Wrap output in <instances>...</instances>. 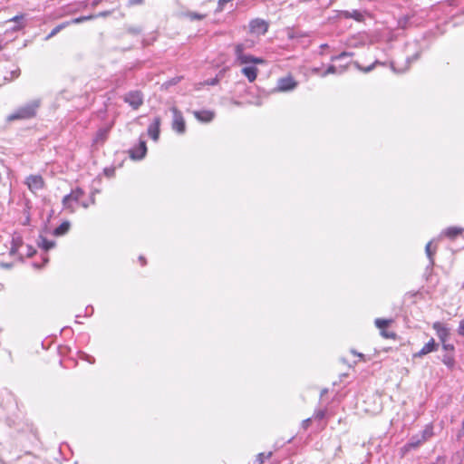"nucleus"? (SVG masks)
I'll return each mask as SVG.
<instances>
[{"instance_id": "c756f323", "label": "nucleus", "mask_w": 464, "mask_h": 464, "mask_svg": "<svg viewBox=\"0 0 464 464\" xmlns=\"http://www.w3.org/2000/svg\"><path fill=\"white\" fill-rule=\"evenodd\" d=\"M352 55H353L352 53L343 52V53H341L340 54H338L336 56H333L331 60L332 61L341 60V59L345 58V57H351Z\"/></svg>"}, {"instance_id": "49530a36", "label": "nucleus", "mask_w": 464, "mask_h": 464, "mask_svg": "<svg viewBox=\"0 0 464 464\" xmlns=\"http://www.w3.org/2000/svg\"><path fill=\"white\" fill-rule=\"evenodd\" d=\"M227 2L225 1H222V2H218L219 4V9H222L223 8V5L226 4Z\"/></svg>"}, {"instance_id": "cd10ccee", "label": "nucleus", "mask_w": 464, "mask_h": 464, "mask_svg": "<svg viewBox=\"0 0 464 464\" xmlns=\"http://www.w3.org/2000/svg\"><path fill=\"white\" fill-rule=\"evenodd\" d=\"M41 246L44 250H49V249H51V248H53L54 246V242L53 241H49L48 239L42 237Z\"/></svg>"}, {"instance_id": "dca6fc26", "label": "nucleus", "mask_w": 464, "mask_h": 464, "mask_svg": "<svg viewBox=\"0 0 464 464\" xmlns=\"http://www.w3.org/2000/svg\"><path fill=\"white\" fill-rule=\"evenodd\" d=\"M257 71V68L255 66H246L242 69V73L250 82H253L256 79Z\"/></svg>"}, {"instance_id": "a878e982", "label": "nucleus", "mask_w": 464, "mask_h": 464, "mask_svg": "<svg viewBox=\"0 0 464 464\" xmlns=\"http://www.w3.org/2000/svg\"><path fill=\"white\" fill-rule=\"evenodd\" d=\"M271 456H272L271 451H269L268 453H264V452L259 453V454H257V456L256 458L255 463L263 464L265 462V459L271 458Z\"/></svg>"}, {"instance_id": "9b49d317", "label": "nucleus", "mask_w": 464, "mask_h": 464, "mask_svg": "<svg viewBox=\"0 0 464 464\" xmlns=\"http://www.w3.org/2000/svg\"><path fill=\"white\" fill-rule=\"evenodd\" d=\"M439 348V343L435 342L433 338H431L418 353L413 354V357H422L430 353L437 351Z\"/></svg>"}, {"instance_id": "864d4df0", "label": "nucleus", "mask_w": 464, "mask_h": 464, "mask_svg": "<svg viewBox=\"0 0 464 464\" xmlns=\"http://www.w3.org/2000/svg\"><path fill=\"white\" fill-rule=\"evenodd\" d=\"M105 173L108 175V174H110V171L105 169Z\"/></svg>"}, {"instance_id": "bb28decb", "label": "nucleus", "mask_w": 464, "mask_h": 464, "mask_svg": "<svg viewBox=\"0 0 464 464\" xmlns=\"http://www.w3.org/2000/svg\"><path fill=\"white\" fill-rule=\"evenodd\" d=\"M186 15L188 18H190V20H202L207 16L206 14L196 13V12H187Z\"/></svg>"}, {"instance_id": "603ef678", "label": "nucleus", "mask_w": 464, "mask_h": 464, "mask_svg": "<svg viewBox=\"0 0 464 464\" xmlns=\"http://www.w3.org/2000/svg\"><path fill=\"white\" fill-rule=\"evenodd\" d=\"M392 70L396 72L395 67L393 66V63H392Z\"/></svg>"}, {"instance_id": "09e8293b", "label": "nucleus", "mask_w": 464, "mask_h": 464, "mask_svg": "<svg viewBox=\"0 0 464 464\" xmlns=\"http://www.w3.org/2000/svg\"><path fill=\"white\" fill-rule=\"evenodd\" d=\"M326 392H327V389H324V390L321 392V397H323Z\"/></svg>"}, {"instance_id": "79ce46f5", "label": "nucleus", "mask_w": 464, "mask_h": 464, "mask_svg": "<svg viewBox=\"0 0 464 464\" xmlns=\"http://www.w3.org/2000/svg\"><path fill=\"white\" fill-rule=\"evenodd\" d=\"M457 436L459 439L464 437V420H462L461 430L459 431Z\"/></svg>"}, {"instance_id": "3c124183", "label": "nucleus", "mask_w": 464, "mask_h": 464, "mask_svg": "<svg viewBox=\"0 0 464 464\" xmlns=\"http://www.w3.org/2000/svg\"><path fill=\"white\" fill-rule=\"evenodd\" d=\"M4 48L2 43L0 42V51Z\"/></svg>"}, {"instance_id": "e433bc0d", "label": "nucleus", "mask_w": 464, "mask_h": 464, "mask_svg": "<svg viewBox=\"0 0 464 464\" xmlns=\"http://www.w3.org/2000/svg\"><path fill=\"white\" fill-rule=\"evenodd\" d=\"M442 347L445 351H454V345L450 343H442Z\"/></svg>"}, {"instance_id": "8fccbe9b", "label": "nucleus", "mask_w": 464, "mask_h": 464, "mask_svg": "<svg viewBox=\"0 0 464 464\" xmlns=\"http://www.w3.org/2000/svg\"><path fill=\"white\" fill-rule=\"evenodd\" d=\"M88 361H89L90 363H93L94 362V359L93 358H92V360L88 359Z\"/></svg>"}, {"instance_id": "5701e85b", "label": "nucleus", "mask_w": 464, "mask_h": 464, "mask_svg": "<svg viewBox=\"0 0 464 464\" xmlns=\"http://www.w3.org/2000/svg\"><path fill=\"white\" fill-rule=\"evenodd\" d=\"M462 232V229L456 227H451L446 229L444 234L450 238H455Z\"/></svg>"}, {"instance_id": "473e14b6", "label": "nucleus", "mask_w": 464, "mask_h": 464, "mask_svg": "<svg viewBox=\"0 0 464 464\" xmlns=\"http://www.w3.org/2000/svg\"><path fill=\"white\" fill-rule=\"evenodd\" d=\"M336 71H337V69H336V67L334 65H330L327 68V70L324 73H322V76L324 77V76H326L328 74H334V73L336 72Z\"/></svg>"}, {"instance_id": "a19ab883", "label": "nucleus", "mask_w": 464, "mask_h": 464, "mask_svg": "<svg viewBox=\"0 0 464 464\" xmlns=\"http://www.w3.org/2000/svg\"><path fill=\"white\" fill-rule=\"evenodd\" d=\"M12 77L8 79V81H11L13 78H15L19 75V70L17 71H12L11 72ZM5 80H7V77H5Z\"/></svg>"}, {"instance_id": "aec40b11", "label": "nucleus", "mask_w": 464, "mask_h": 464, "mask_svg": "<svg viewBox=\"0 0 464 464\" xmlns=\"http://www.w3.org/2000/svg\"><path fill=\"white\" fill-rule=\"evenodd\" d=\"M21 246H23L22 239L20 237H13L12 246L10 249V255L11 256L15 255Z\"/></svg>"}, {"instance_id": "f8f14e48", "label": "nucleus", "mask_w": 464, "mask_h": 464, "mask_svg": "<svg viewBox=\"0 0 464 464\" xmlns=\"http://www.w3.org/2000/svg\"><path fill=\"white\" fill-rule=\"evenodd\" d=\"M147 152V146L144 140H140L138 146L134 147L130 150V158L134 160H141L144 158Z\"/></svg>"}, {"instance_id": "20e7f679", "label": "nucleus", "mask_w": 464, "mask_h": 464, "mask_svg": "<svg viewBox=\"0 0 464 464\" xmlns=\"http://www.w3.org/2000/svg\"><path fill=\"white\" fill-rule=\"evenodd\" d=\"M173 114L172 120V129L179 134H183L186 131V123L183 118V115L180 111H179L176 107H172L170 109Z\"/></svg>"}, {"instance_id": "a211bd4d", "label": "nucleus", "mask_w": 464, "mask_h": 464, "mask_svg": "<svg viewBox=\"0 0 464 464\" xmlns=\"http://www.w3.org/2000/svg\"><path fill=\"white\" fill-rule=\"evenodd\" d=\"M70 222L69 221H63L59 227H57L54 231L53 235L56 237L63 236L65 235L69 229H70Z\"/></svg>"}, {"instance_id": "7c9ffc66", "label": "nucleus", "mask_w": 464, "mask_h": 464, "mask_svg": "<svg viewBox=\"0 0 464 464\" xmlns=\"http://www.w3.org/2000/svg\"><path fill=\"white\" fill-rule=\"evenodd\" d=\"M378 62H375L373 63L372 64H371L370 66L368 67H362L358 63H356V66L359 70L364 72H371L374 67H375V64L377 63Z\"/></svg>"}, {"instance_id": "1a4fd4ad", "label": "nucleus", "mask_w": 464, "mask_h": 464, "mask_svg": "<svg viewBox=\"0 0 464 464\" xmlns=\"http://www.w3.org/2000/svg\"><path fill=\"white\" fill-rule=\"evenodd\" d=\"M26 184L30 190L36 191L44 188V179L39 175H31L26 179Z\"/></svg>"}, {"instance_id": "c03bdc74", "label": "nucleus", "mask_w": 464, "mask_h": 464, "mask_svg": "<svg viewBox=\"0 0 464 464\" xmlns=\"http://www.w3.org/2000/svg\"><path fill=\"white\" fill-rule=\"evenodd\" d=\"M0 266L5 268H10L12 267V264L9 263H1Z\"/></svg>"}, {"instance_id": "37998d69", "label": "nucleus", "mask_w": 464, "mask_h": 464, "mask_svg": "<svg viewBox=\"0 0 464 464\" xmlns=\"http://www.w3.org/2000/svg\"><path fill=\"white\" fill-rule=\"evenodd\" d=\"M419 55H420L419 53H416L412 57L407 58V63H410L412 61H416L419 58Z\"/></svg>"}, {"instance_id": "412c9836", "label": "nucleus", "mask_w": 464, "mask_h": 464, "mask_svg": "<svg viewBox=\"0 0 464 464\" xmlns=\"http://www.w3.org/2000/svg\"><path fill=\"white\" fill-rule=\"evenodd\" d=\"M392 323V319L377 318L374 322L377 328L381 331L385 330Z\"/></svg>"}, {"instance_id": "de8ad7c7", "label": "nucleus", "mask_w": 464, "mask_h": 464, "mask_svg": "<svg viewBox=\"0 0 464 464\" xmlns=\"http://www.w3.org/2000/svg\"><path fill=\"white\" fill-rule=\"evenodd\" d=\"M217 82H218V79H213V80L209 82V84L214 85V84H216Z\"/></svg>"}, {"instance_id": "b1692460", "label": "nucleus", "mask_w": 464, "mask_h": 464, "mask_svg": "<svg viewBox=\"0 0 464 464\" xmlns=\"http://www.w3.org/2000/svg\"><path fill=\"white\" fill-rule=\"evenodd\" d=\"M419 435L424 442L427 441L433 435L432 426H426L425 429Z\"/></svg>"}, {"instance_id": "ea45409f", "label": "nucleus", "mask_w": 464, "mask_h": 464, "mask_svg": "<svg viewBox=\"0 0 464 464\" xmlns=\"http://www.w3.org/2000/svg\"><path fill=\"white\" fill-rule=\"evenodd\" d=\"M452 361L453 359L451 357H448V356H445L444 359L442 360V362L446 364V365H450L452 363Z\"/></svg>"}, {"instance_id": "2f4dec72", "label": "nucleus", "mask_w": 464, "mask_h": 464, "mask_svg": "<svg viewBox=\"0 0 464 464\" xmlns=\"http://www.w3.org/2000/svg\"><path fill=\"white\" fill-rule=\"evenodd\" d=\"M381 334L384 338H388V339H394L396 337V334L395 333L389 332V331H386V330L381 331Z\"/></svg>"}, {"instance_id": "ddd939ff", "label": "nucleus", "mask_w": 464, "mask_h": 464, "mask_svg": "<svg viewBox=\"0 0 464 464\" xmlns=\"http://www.w3.org/2000/svg\"><path fill=\"white\" fill-rule=\"evenodd\" d=\"M193 114L198 121L204 122V123H208V122L212 121L215 117L214 111H207V110L195 111H193Z\"/></svg>"}, {"instance_id": "f03ea898", "label": "nucleus", "mask_w": 464, "mask_h": 464, "mask_svg": "<svg viewBox=\"0 0 464 464\" xmlns=\"http://www.w3.org/2000/svg\"><path fill=\"white\" fill-rule=\"evenodd\" d=\"M111 12L107 11V12H101L97 14H88V15H82V16H80V17H77V18H74V19H72L70 21H66V22H63L60 24H58L57 26H55L52 31L51 33L46 36V40H49L51 39L52 37H53L54 35H56L60 31H62L63 29H64L65 27H67L68 25L70 24H80V23H82L84 21H87V20H91L94 17H99V16H107Z\"/></svg>"}, {"instance_id": "c85d7f7f", "label": "nucleus", "mask_w": 464, "mask_h": 464, "mask_svg": "<svg viewBox=\"0 0 464 464\" xmlns=\"http://www.w3.org/2000/svg\"><path fill=\"white\" fill-rule=\"evenodd\" d=\"M264 61L262 58L255 57L252 55H249L247 60H245V63H263Z\"/></svg>"}, {"instance_id": "4be33fe9", "label": "nucleus", "mask_w": 464, "mask_h": 464, "mask_svg": "<svg viewBox=\"0 0 464 464\" xmlns=\"http://www.w3.org/2000/svg\"><path fill=\"white\" fill-rule=\"evenodd\" d=\"M24 18H25L24 14H20V15H15L12 19H10V22H14L16 24V25H14L12 29L19 30L20 28H22L24 25Z\"/></svg>"}, {"instance_id": "c9c22d12", "label": "nucleus", "mask_w": 464, "mask_h": 464, "mask_svg": "<svg viewBox=\"0 0 464 464\" xmlns=\"http://www.w3.org/2000/svg\"><path fill=\"white\" fill-rule=\"evenodd\" d=\"M457 332L459 335L464 336V319L459 322V325Z\"/></svg>"}, {"instance_id": "a18cd8bd", "label": "nucleus", "mask_w": 464, "mask_h": 464, "mask_svg": "<svg viewBox=\"0 0 464 464\" xmlns=\"http://www.w3.org/2000/svg\"><path fill=\"white\" fill-rule=\"evenodd\" d=\"M140 260L142 266H144L146 264L145 258L142 256H140Z\"/></svg>"}, {"instance_id": "f3484780", "label": "nucleus", "mask_w": 464, "mask_h": 464, "mask_svg": "<svg viewBox=\"0 0 464 464\" xmlns=\"http://www.w3.org/2000/svg\"><path fill=\"white\" fill-rule=\"evenodd\" d=\"M245 47L242 44H238L235 47V53L237 56V59L241 63H245V60H247L249 54L244 53Z\"/></svg>"}, {"instance_id": "39448f33", "label": "nucleus", "mask_w": 464, "mask_h": 464, "mask_svg": "<svg viewBox=\"0 0 464 464\" xmlns=\"http://www.w3.org/2000/svg\"><path fill=\"white\" fill-rule=\"evenodd\" d=\"M83 194H84L83 190L80 188H77L72 190V192L70 194L64 196L63 198V208L66 209H71V211H73L71 202L72 201L78 202L80 200V198L83 196Z\"/></svg>"}, {"instance_id": "2eb2a0df", "label": "nucleus", "mask_w": 464, "mask_h": 464, "mask_svg": "<svg viewBox=\"0 0 464 464\" xmlns=\"http://www.w3.org/2000/svg\"><path fill=\"white\" fill-rule=\"evenodd\" d=\"M424 441L421 440L419 434L412 436L409 441L404 445L403 449L406 451L414 450L422 445Z\"/></svg>"}, {"instance_id": "393cba45", "label": "nucleus", "mask_w": 464, "mask_h": 464, "mask_svg": "<svg viewBox=\"0 0 464 464\" xmlns=\"http://www.w3.org/2000/svg\"><path fill=\"white\" fill-rule=\"evenodd\" d=\"M425 252H426V255L430 260V265L429 266H433L434 265V259H433V255L435 253V250H431V242H429L426 246H425Z\"/></svg>"}, {"instance_id": "6ab92c4d", "label": "nucleus", "mask_w": 464, "mask_h": 464, "mask_svg": "<svg viewBox=\"0 0 464 464\" xmlns=\"http://www.w3.org/2000/svg\"><path fill=\"white\" fill-rule=\"evenodd\" d=\"M109 129H101L98 130L93 141L95 143H103L108 137Z\"/></svg>"}, {"instance_id": "7ed1b4c3", "label": "nucleus", "mask_w": 464, "mask_h": 464, "mask_svg": "<svg viewBox=\"0 0 464 464\" xmlns=\"http://www.w3.org/2000/svg\"><path fill=\"white\" fill-rule=\"evenodd\" d=\"M123 101L133 110H138L143 104V94L140 91H130L123 96Z\"/></svg>"}, {"instance_id": "6e6552de", "label": "nucleus", "mask_w": 464, "mask_h": 464, "mask_svg": "<svg viewBox=\"0 0 464 464\" xmlns=\"http://www.w3.org/2000/svg\"><path fill=\"white\" fill-rule=\"evenodd\" d=\"M160 124H161L160 117L156 116V117H154L153 121L150 124V126L148 128L149 136L155 141H157L160 138Z\"/></svg>"}, {"instance_id": "f257e3e1", "label": "nucleus", "mask_w": 464, "mask_h": 464, "mask_svg": "<svg viewBox=\"0 0 464 464\" xmlns=\"http://www.w3.org/2000/svg\"><path fill=\"white\" fill-rule=\"evenodd\" d=\"M40 100H33L16 109L7 117V120L9 121H13L16 120H27L34 118L36 115L37 109L40 107Z\"/></svg>"}, {"instance_id": "4468645a", "label": "nucleus", "mask_w": 464, "mask_h": 464, "mask_svg": "<svg viewBox=\"0 0 464 464\" xmlns=\"http://www.w3.org/2000/svg\"><path fill=\"white\" fill-rule=\"evenodd\" d=\"M339 16L344 17V18H353L357 22H362L363 20L364 14L362 12H361L359 10H353V11L344 10V11L339 12Z\"/></svg>"}, {"instance_id": "0eeeda50", "label": "nucleus", "mask_w": 464, "mask_h": 464, "mask_svg": "<svg viewBox=\"0 0 464 464\" xmlns=\"http://www.w3.org/2000/svg\"><path fill=\"white\" fill-rule=\"evenodd\" d=\"M250 32L256 34H265L268 29V24L263 19H253L249 23Z\"/></svg>"}, {"instance_id": "4c0bfd02", "label": "nucleus", "mask_w": 464, "mask_h": 464, "mask_svg": "<svg viewBox=\"0 0 464 464\" xmlns=\"http://www.w3.org/2000/svg\"><path fill=\"white\" fill-rule=\"evenodd\" d=\"M311 421H312V419H311V418H308V419H306V420H303V422H302V426H303V428H304V429H307V428H308V426L310 425Z\"/></svg>"}, {"instance_id": "72a5a7b5", "label": "nucleus", "mask_w": 464, "mask_h": 464, "mask_svg": "<svg viewBox=\"0 0 464 464\" xmlns=\"http://www.w3.org/2000/svg\"><path fill=\"white\" fill-rule=\"evenodd\" d=\"M25 247H26L25 256L27 257H31L35 254L36 250L34 247H32L31 246L27 245V246H25Z\"/></svg>"}, {"instance_id": "f704fd0d", "label": "nucleus", "mask_w": 464, "mask_h": 464, "mask_svg": "<svg viewBox=\"0 0 464 464\" xmlns=\"http://www.w3.org/2000/svg\"><path fill=\"white\" fill-rule=\"evenodd\" d=\"M324 416H325V411H324V410H319V411H317L314 413V418L315 420H322V419H324Z\"/></svg>"}, {"instance_id": "423d86ee", "label": "nucleus", "mask_w": 464, "mask_h": 464, "mask_svg": "<svg viewBox=\"0 0 464 464\" xmlns=\"http://www.w3.org/2000/svg\"><path fill=\"white\" fill-rule=\"evenodd\" d=\"M297 82L292 76L280 78L277 82L276 90L278 92H290L295 89Z\"/></svg>"}, {"instance_id": "9d476101", "label": "nucleus", "mask_w": 464, "mask_h": 464, "mask_svg": "<svg viewBox=\"0 0 464 464\" xmlns=\"http://www.w3.org/2000/svg\"><path fill=\"white\" fill-rule=\"evenodd\" d=\"M432 328L436 331L437 336L441 343H445L450 335V329L442 323L435 322Z\"/></svg>"}, {"instance_id": "58836bf2", "label": "nucleus", "mask_w": 464, "mask_h": 464, "mask_svg": "<svg viewBox=\"0 0 464 464\" xmlns=\"http://www.w3.org/2000/svg\"><path fill=\"white\" fill-rule=\"evenodd\" d=\"M129 33L132 34H140V28H129Z\"/></svg>"}]
</instances>
